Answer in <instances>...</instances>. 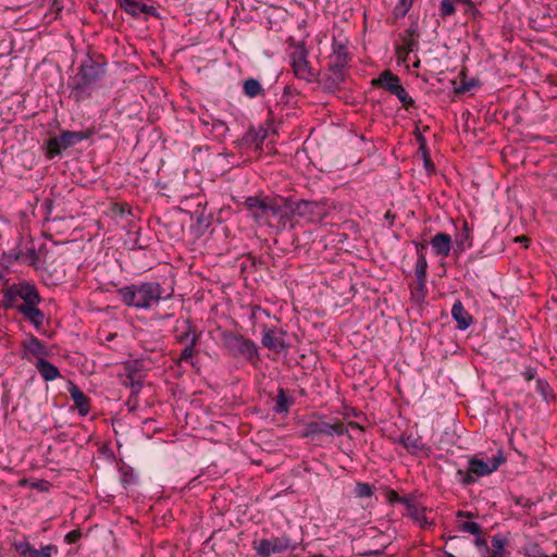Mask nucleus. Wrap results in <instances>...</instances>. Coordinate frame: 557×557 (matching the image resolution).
I'll return each mask as SVG.
<instances>
[{"mask_svg":"<svg viewBox=\"0 0 557 557\" xmlns=\"http://www.w3.org/2000/svg\"><path fill=\"white\" fill-rule=\"evenodd\" d=\"M128 380L129 382L125 381L124 384L131 387L133 394H138L143 387L140 376L129 377Z\"/></svg>","mask_w":557,"mask_h":557,"instance_id":"nucleus-55","label":"nucleus"},{"mask_svg":"<svg viewBox=\"0 0 557 557\" xmlns=\"http://www.w3.org/2000/svg\"><path fill=\"white\" fill-rule=\"evenodd\" d=\"M199 339V335L194 334L191 336V339L189 344L182 350V354L180 356V359L183 361H188L194 356V347L197 345V342Z\"/></svg>","mask_w":557,"mask_h":557,"instance_id":"nucleus-48","label":"nucleus"},{"mask_svg":"<svg viewBox=\"0 0 557 557\" xmlns=\"http://www.w3.org/2000/svg\"><path fill=\"white\" fill-rule=\"evenodd\" d=\"M419 22L418 18H414L410 22L405 32L399 35L403 45L396 47V54L398 58H401L403 55L406 57L410 52L419 49Z\"/></svg>","mask_w":557,"mask_h":557,"instance_id":"nucleus-12","label":"nucleus"},{"mask_svg":"<svg viewBox=\"0 0 557 557\" xmlns=\"http://www.w3.org/2000/svg\"><path fill=\"white\" fill-rule=\"evenodd\" d=\"M67 391L72 400L74 401L75 407L78 410L79 416H87L90 411V399L72 381L69 382Z\"/></svg>","mask_w":557,"mask_h":557,"instance_id":"nucleus-19","label":"nucleus"},{"mask_svg":"<svg viewBox=\"0 0 557 557\" xmlns=\"http://www.w3.org/2000/svg\"><path fill=\"white\" fill-rule=\"evenodd\" d=\"M107 59L101 53H87L78 66L77 73L71 78L67 86L70 97L75 102H82L91 97L96 86L107 74Z\"/></svg>","mask_w":557,"mask_h":557,"instance_id":"nucleus-2","label":"nucleus"},{"mask_svg":"<svg viewBox=\"0 0 557 557\" xmlns=\"http://www.w3.org/2000/svg\"><path fill=\"white\" fill-rule=\"evenodd\" d=\"M297 218L307 222H319L327 214L326 203L323 201L298 199L295 205Z\"/></svg>","mask_w":557,"mask_h":557,"instance_id":"nucleus-10","label":"nucleus"},{"mask_svg":"<svg viewBox=\"0 0 557 557\" xmlns=\"http://www.w3.org/2000/svg\"><path fill=\"white\" fill-rule=\"evenodd\" d=\"M429 244H419L417 245V252L419 255L417 263H416V278H425L428 262L424 257V250L428 248Z\"/></svg>","mask_w":557,"mask_h":557,"instance_id":"nucleus-35","label":"nucleus"},{"mask_svg":"<svg viewBox=\"0 0 557 557\" xmlns=\"http://www.w3.org/2000/svg\"><path fill=\"white\" fill-rule=\"evenodd\" d=\"M111 209L115 214L121 216L126 213H131V208L126 203L114 202Z\"/></svg>","mask_w":557,"mask_h":557,"instance_id":"nucleus-57","label":"nucleus"},{"mask_svg":"<svg viewBox=\"0 0 557 557\" xmlns=\"http://www.w3.org/2000/svg\"><path fill=\"white\" fill-rule=\"evenodd\" d=\"M360 275L357 272L356 265L348 263L343 267V269L338 272L339 278H354V276Z\"/></svg>","mask_w":557,"mask_h":557,"instance_id":"nucleus-50","label":"nucleus"},{"mask_svg":"<svg viewBox=\"0 0 557 557\" xmlns=\"http://www.w3.org/2000/svg\"><path fill=\"white\" fill-rule=\"evenodd\" d=\"M280 336L276 335L275 329H270L267 325H263V334L261 343L262 345L275 352H283L288 348V344L285 343L283 335L285 334L283 331H280Z\"/></svg>","mask_w":557,"mask_h":557,"instance_id":"nucleus-17","label":"nucleus"},{"mask_svg":"<svg viewBox=\"0 0 557 557\" xmlns=\"http://www.w3.org/2000/svg\"><path fill=\"white\" fill-rule=\"evenodd\" d=\"M27 299L26 304H21L17 307V312L23 314L24 319L28 321L37 332L48 335L45 331H42L44 327V321L46 319L45 313L38 308V305L41 302V297L38 293V290H30L26 294Z\"/></svg>","mask_w":557,"mask_h":557,"instance_id":"nucleus-9","label":"nucleus"},{"mask_svg":"<svg viewBox=\"0 0 557 557\" xmlns=\"http://www.w3.org/2000/svg\"><path fill=\"white\" fill-rule=\"evenodd\" d=\"M375 492V486L367 482H357L355 485L354 494L358 498L372 497Z\"/></svg>","mask_w":557,"mask_h":557,"instance_id":"nucleus-39","label":"nucleus"},{"mask_svg":"<svg viewBox=\"0 0 557 557\" xmlns=\"http://www.w3.org/2000/svg\"><path fill=\"white\" fill-rule=\"evenodd\" d=\"M522 375L527 381H532L536 376V368H525L524 371L522 372Z\"/></svg>","mask_w":557,"mask_h":557,"instance_id":"nucleus-64","label":"nucleus"},{"mask_svg":"<svg viewBox=\"0 0 557 557\" xmlns=\"http://www.w3.org/2000/svg\"><path fill=\"white\" fill-rule=\"evenodd\" d=\"M22 349L21 356L27 360H29V356L39 360V358L46 359L50 355L48 346L33 334H29L28 338L22 342Z\"/></svg>","mask_w":557,"mask_h":557,"instance_id":"nucleus-16","label":"nucleus"},{"mask_svg":"<svg viewBox=\"0 0 557 557\" xmlns=\"http://www.w3.org/2000/svg\"><path fill=\"white\" fill-rule=\"evenodd\" d=\"M508 544V540L500 534L492 537L493 553L492 557H504V548Z\"/></svg>","mask_w":557,"mask_h":557,"instance_id":"nucleus-40","label":"nucleus"},{"mask_svg":"<svg viewBox=\"0 0 557 557\" xmlns=\"http://www.w3.org/2000/svg\"><path fill=\"white\" fill-rule=\"evenodd\" d=\"M138 361H127L125 363L126 377H137L139 376V369L137 367Z\"/></svg>","mask_w":557,"mask_h":557,"instance_id":"nucleus-52","label":"nucleus"},{"mask_svg":"<svg viewBox=\"0 0 557 557\" xmlns=\"http://www.w3.org/2000/svg\"><path fill=\"white\" fill-rule=\"evenodd\" d=\"M409 288L411 302L420 308H423V306L426 304L425 297L428 294L425 281H413V283L409 285Z\"/></svg>","mask_w":557,"mask_h":557,"instance_id":"nucleus-30","label":"nucleus"},{"mask_svg":"<svg viewBox=\"0 0 557 557\" xmlns=\"http://www.w3.org/2000/svg\"><path fill=\"white\" fill-rule=\"evenodd\" d=\"M243 91L249 98H256L257 96H263L264 89L260 82L256 78H247L243 83Z\"/></svg>","mask_w":557,"mask_h":557,"instance_id":"nucleus-36","label":"nucleus"},{"mask_svg":"<svg viewBox=\"0 0 557 557\" xmlns=\"http://www.w3.org/2000/svg\"><path fill=\"white\" fill-rule=\"evenodd\" d=\"M140 13H145V14L153 16V17H159V13H158L157 9L153 5H147L145 3H141V5L139 8V14Z\"/></svg>","mask_w":557,"mask_h":557,"instance_id":"nucleus-62","label":"nucleus"},{"mask_svg":"<svg viewBox=\"0 0 557 557\" xmlns=\"http://www.w3.org/2000/svg\"><path fill=\"white\" fill-rule=\"evenodd\" d=\"M471 232L472 228L469 226V223L462 220V226L455 235V240L453 242L455 252H462L466 248L472 246Z\"/></svg>","mask_w":557,"mask_h":557,"instance_id":"nucleus-23","label":"nucleus"},{"mask_svg":"<svg viewBox=\"0 0 557 557\" xmlns=\"http://www.w3.org/2000/svg\"><path fill=\"white\" fill-rule=\"evenodd\" d=\"M212 120V132L214 136L222 139L228 133L230 128L224 120L218 117H211Z\"/></svg>","mask_w":557,"mask_h":557,"instance_id":"nucleus-42","label":"nucleus"},{"mask_svg":"<svg viewBox=\"0 0 557 557\" xmlns=\"http://www.w3.org/2000/svg\"><path fill=\"white\" fill-rule=\"evenodd\" d=\"M12 545L20 557H41L40 549L35 548L26 536L21 541L15 540Z\"/></svg>","mask_w":557,"mask_h":557,"instance_id":"nucleus-31","label":"nucleus"},{"mask_svg":"<svg viewBox=\"0 0 557 557\" xmlns=\"http://www.w3.org/2000/svg\"><path fill=\"white\" fill-rule=\"evenodd\" d=\"M95 135V128L90 127L85 131H62L59 136L50 137L46 140V157L51 160L60 156L64 150L76 144L89 139Z\"/></svg>","mask_w":557,"mask_h":557,"instance_id":"nucleus-5","label":"nucleus"},{"mask_svg":"<svg viewBox=\"0 0 557 557\" xmlns=\"http://www.w3.org/2000/svg\"><path fill=\"white\" fill-rule=\"evenodd\" d=\"M296 199L293 198H283V220L281 222V231L283 230H294L295 222L293 219L296 218Z\"/></svg>","mask_w":557,"mask_h":557,"instance_id":"nucleus-27","label":"nucleus"},{"mask_svg":"<svg viewBox=\"0 0 557 557\" xmlns=\"http://www.w3.org/2000/svg\"><path fill=\"white\" fill-rule=\"evenodd\" d=\"M58 546L53 544L42 545L40 547L41 557H52V555L58 554Z\"/></svg>","mask_w":557,"mask_h":557,"instance_id":"nucleus-56","label":"nucleus"},{"mask_svg":"<svg viewBox=\"0 0 557 557\" xmlns=\"http://www.w3.org/2000/svg\"><path fill=\"white\" fill-rule=\"evenodd\" d=\"M491 268L490 260L486 257H479L468 261L466 265V274L465 276H480L485 275L486 270Z\"/></svg>","mask_w":557,"mask_h":557,"instance_id":"nucleus-29","label":"nucleus"},{"mask_svg":"<svg viewBox=\"0 0 557 557\" xmlns=\"http://www.w3.org/2000/svg\"><path fill=\"white\" fill-rule=\"evenodd\" d=\"M120 7L129 15L137 17L139 16L140 2L136 0H117Z\"/></svg>","mask_w":557,"mask_h":557,"instance_id":"nucleus-43","label":"nucleus"},{"mask_svg":"<svg viewBox=\"0 0 557 557\" xmlns=\"http://www.w3.org/2000/svg\"><path fill=\"white\" fill-rule=\"evenodd\" d=\"M333 55L334 61L331 64H334L335 67H348V62L351 60L352 55L349 53L347 46L338 40H334L333 45Z\"/></svg>","mask_w":557,"mask_h":557,"instance_id":"nucleus-24","label":"nucleus"},{"mask_svg":"<svg viewBox=\"0 0 557 557\" xmlns=\"http://www.w3.org/2000/svg\"><path fill=\"white\" fill-rule=\"evenodd\" d=\"M458 529L461 532L469 533L472 535L482 534V527L478 522L463 521L458 523Z\"/></svg>","mask_w":557,"mask_h":557,"instance_id":"nucleus-45","label":"nucleus"},{"mask_svg":"<svg viewBox=\"0 0 557 557\" xmlns=\"http://www.w3.org/2000/svg\"><path fill=\"white\" fill-rule=\"evenodd\" d=\"M459 77H460V85L455 88L456 94H466V92L470 91L471 89L481 86V82L479 78H470V79L467 78L466 70L460 71Z\"/></svg>","mask_w":557,"mask_h":557,"instance_id":"nucleus-38","label":"nucleus"},{"mask_svg":"<svg viewBox=\"0 0 557 557\" xmlns=\"http://www.w3.org/2000/svg\"><path fill=\"white\" fill-rule=\"evenodd\" d=\"M235 268H238L240 274H255L263 277V271L267 270L261 261H257L250 256H243L236 260Z\"/></svg>","mask_w":557,"mask_h":557,"instance_id":"nucleus-20","label":"nucleus"},{"mask_svg":"<svg viewBox=\"0 0 557 557\" xmlns=\"http://www.w3.org/2000/svg\"><path fill=\"white\" fill-rule=\"evenodd\" d=\"M414 0H399L392 12L391 24H396L398 20L404 18L412 8Z\"/></svg>","mask_w":557,"mask_h":557,"instance_id":"nucleus-34","label":"nucleus"},{"mask_svg":"<svg viewBox=\"0 0 557 557\" xmlns=\"http://www.w3.org/2000/svg\"><path fill=\"white\" fill-rule=\"evenodd\" d=\"M268 136V131L263 126H259L256 128L255 126H249L246 134L237 140V145L239 147H250L252 145L260 146Z\"/></svg>","mask_w":557,"mask_h":557,"instance_id":"nucleus-22","label":"nucleus"},{"mask_svg":"<svg viewBox=\"0 0 557 557\" xmlns=\"http://www.w3.org/2000/svg\"><path fill=\"white\" fill-rule=\"evenodd\" d=\"M451 317L457 322V327L460 331L467 330L473 322V318L469 314L460 300H456L451 308Z\"/></svg>","mask_w":557,"mask_h":557,"instance_id":"nucleus-25","label":"nucleus"},{"mask_svg":"<svg viewBox=\"0 0 557 557\" xmlns=\"http://www.w3.org/2000/svg\"><path fill=\"white\" fill-rule=\"evenodd\" d=\"M117 292L125 306L150 309L161 300L170 299L174 293V287L172 285L168 288L162 287L158 281H141L140 284L121 287Z\"/></svg>","mask_w":557,"mask_h":557,"instance_id":"nucleus-3","label":"nucleus"},{"mask_svg":"<svg viewBox=\"0 0 557 557\" xmlns=\"http://www.w3.org/2000/svg\"><path fill=\"white\" fill-rule=\"evenodd\" d=\"M440 16L446 18L456 13V7L451 0H442L438 8Z\"/></svg>","mask_w":557,"mask_h":557,"instance_id":"nucleus-47","label":"nucleus"},{"mask_svg":"<svg viewBox=\"0 0 557 557\" xmlns=\"http://www.w3.org/2000/svg\"><path fill=\"white\" fill-rule=\"evenodd\" d=\"M81 537H82V532H81V530L76 529V530L70 531L65 535L64 541L67 544H74V543L78 542L81 540Z\"/></svg>","mask_w":557,"mask_h":557,"instance_id":"nucleus-60","label":"nucleus"},{"mask_svg":"<svg viewBox=\"0 0 557 557\" xmlns=\"http://www.w3.org/2000/svg\"><path fill=\"white\" fill-rule=\"evenodd\" d=\"M308 51L304 45L299 46L297 50L292 54V65L294 73L297 77L310 81V77L314 76L313 70L307 60Z\"/></svg>","mask_w":557,"mask_h":557,"instance_id":"nucleus-14","label":"nucleus"},{"mask_svg":"<svg viewBox=\"0 0 557 557\" xmlns=\"http://www.w3.org/2000/svg\"><path fill=\"white\" fill-rule=\"evenodd\" d=\"M524 555L525 557H542L543 555H546L542 552V548L539 544L534 543L530 545L529 547L524 548Z\"/></svg>","mask_w":557,"mask_h":557,"instance_id":"nucleus-53","label":"nucleus"},{"mask_svg":"<svg viewBox=\"0 0 557 557\" xmlns=\"http://www.w3.org/2000/svg\"><path fill=\"white\" fill-rule=\"evenodd\" d=\"M35 367L46 382L53 381L61 376L59 369L47 359L39 358V360L35 362Z\"/></svg>","mask_w":557,"mask_h":557,"instance_id":"nucleus-28","label":"nucleus"},{"mask_svg":"<svg viewBox=\"0 0 557 557\" xmlns=\"http://www.w3.org/2000/svg\"><path fill=\"white\" fill-rule=\"evenodd\" d=\"M430 245L437 257H447L450 250L454 249L451 236L446 233H437L430 240Z\"/></svg>","mask_w":557,"mask_h":557,"instance_id":"nucleus-21","label":"nucleus"},{"mask_svg":"<svg viewBox=\"0 0 557 557\" xmlns=\"http://www.w3.org/2000/svg\"><path fill=\"white\" fill-rule=\"evenodd\" d=\"M474 545L485 553H488L490 547L487 545V540L482 536V534L474 535Z\"/></svg>","mask_w":557,"mask_h":557,"instance_id":"nucleus-58","label":"nucleus"},{"mask_svg":"<svg viewBox=\"0 0 557 557\" xmlns=\"http://www.w3.org/2000/svg\"><path fill=\"white\" fill-rule=\"evenodd\" d=\"M119 472L121 474L120 482L124 488H128L132 485L137 484L138 479L137 474L134 472L133 468L128 465H123L119 468Z\"/></svg>","mask_w":557,"mask_h":557,"instance_id":"nucleus-37","label":"nucleus"},{"mask_svg":"<svg viewBox=\"0 0 557 557\" xmlns=\"http://www.w3.org/2000/svg\"><path fill=\"white\" fill-rule=\"evenodd\" d=\"M505 461H506V458H505L503 451L498 450L497 455L493 456V458L488 462L492 472L496 471L499 468V466L502 463H504Z\"/></svg>","mask_w":557,"mask_h":557,"instance_id":"nucleus-54","label":"nucleus"},{"mask_svg":"<svg viewBox=\"0 0 557 557\" xmlns=\"http://www.w3.org/2000/svg\"><path fill=\"white\" fill-rule=\"evenodd\" d=\"M348 433V428L338 418L326 419L319 414L315 420L304 424L300 436L302 438L321 440L323 437L342 436Z\"/></svg>","mask_w":557,"mask_h":557,"instance_id":"nucleus-4","label":"nucleus"},{"mask_svg":"<svg viewBox=\"0 0 557 557\" xmlns=\"http://www.w3.org/2000/svg\"><path fill=\"white\" fill-rule=\"evenodd\" d=\"M268 205L269 201L259 196H250L245 200V206L250 211L252 218L259 223L268 220Z\"/></svg>","mask_w":557,"mask_h":557,"instance_id":"nucleus-18","label":"nucleus"},{"mask_svg":"<svg viewBox=\"0 0 557 557\" xmlns=\"http://www.w3.org/2000/svg\"><path fill=\"white\" fill-rule=\"evenodd\" d=\"M223 343L228 352L234 357H244L249 362L259 360L257 345L240 334L225 332L223 334Z\"/></svg>","mask_w":557,"mask_h":557,"instance_id":"nucleus-7","label":"nucleus"},{"mask_svg":"<svg viewBox=\"0 0 557 557\" xmlns=\"http://www.w3.org/2000/svg\"><path fill=\"white\" fill-rule=\"evenodd\" d=\"M465 14L471 15L473 18H479L482 16V13L476 9L472 0L466 3Z\"/></svg>","mask_w":557,"mask_h":557,"instance_id":"nucleus-59","label":"nucleus"},{"mask_svg":"<svg viewBox=\"0 0 557 557\" xmlns=\"http://www.w3.org/2000/svg\"><path fill=\"white\" fill-rule=\"evenodd\" d=\"M395 443L401 445L412 456L419 454L428 456L431 453L430 446L423 442L422 437L420 435H413L412 433L400 434Z\"/></svg>","mask_w":557,"mask_h":557,"instance_id":"nucleus-15","label":"nucleus"},{"mask_svg":"<svg viewBox=\"0 0 557 557\" xmlns=\"http://www.w3.org/2000/svg\"><path fill=\"white\" fill-rule=\"evenodd\" d=\"M392 95H395L407 110L416 106V101L409 96L407 90L401 85H399L397 88H394V92Z\"/></svg>","mask_w":557,"mask_h":557,"instance_id":"nucleus-41","label":"nucleus"},{"mask_svg":"<svg viewBox=\"0 0 557 557\" xmlns=\"http://www.w3.org/2000/svg\"><path fill=\"white\" fill-rule=\"evenodd\" d=\"M300 541L292 539L286 533L273 539H261L253 541L252 547L259 557H270L272 554H281L286 550H296Z\"/></svg>","mask_w":557,"mask_h":557,"instance_id":"nucleus-8","label":"nucleus"},{"mask_svg":"<svg viewBox=\"0 0 557 557\" xmlns=\"http://www.w3.org/2000/svg\"><path fill=\"white\" fill-rule=\"evenodd\" d=\"M493 295H494V297L504 298V299H510V298H515L518 296L516 290H512V292L506 290L503 285L498 288V294L493 293Z\"/></svg>","mask_w":557,"mask_h":557,"instance_id":"nucleus-61","label":"nucleus"},{"mask_svg":"<svg viewBox=\"0 0 557 557\" xmlns=\"http://www.w3.org/2000/svg\"><path fill=\"white\" fill-rule=\"evenodd\" d=\"M491 473L492 470L488 462L484 461L483 459L472 457L469 459L468 470L465 471L462 469H458L456 475L463 486H469L475 483L476 479L474 475L484 476Z\"/></svg>","mask_w":557,"mask_h":557,"instance_id":"nucleus-11","label":"nucleus"},{"mask_svg":"<svg viewBox=\"0 0 557 557\" xmlns=\"http://www.w3.org/2000/svg\"><path fill=\"white\" fill-rule=\"evenodd\" d=\"M399 504H404L408 512L417 507L410 496H401Z\"/></svg>","mask_w":557,"mask_h":557,"instance_id":"nucleus-63","label":"nucleus"},{"mask_svg":"<svg viewBox=\"0 0 557 557\" xmlns=\"http://www.w3.org/2000/svg\"><path fill=\"white\" fill-rule=\"evenodd\" d=\"M276 221L277 231H281V222L283 220V198L277 200H271L268 205V220L265 222Z\"/></svg>","mask_w":557,"mask_h":557,"instance_id":"nucleus-33","label":"nucleus"},{"mask_svg":"<svg viewBox=\"0 0 557 557\" xmlns=\"http://www.w3.org/2000/svg\"><path fill=\"white\" fill-rule=\"evenodd\" d=\"M1 265L4 271H0V278L4 275L17 272V267H33L40 275L60 276L64 275V262L62 256L54 257L52 253L46 252L41 258L32 246L23 251L14 248L3 253Z\"/></svg>","mask_w":557,"mask_h":557,"instance_id":"nucleus-1","label":"nucleus"},{"mask_svg":"<svg viewBox=\"0 0 557 557\" xmlns=\"http://www.w3.org/2000/svg\"><path fill=\"white\" fill-rule=\"evenodd\" d=\"M322 284L326 288L324 293L332 296L336 306H345L360 289H366L364 281H323Z\"/></svg>","mask_w":557,"mask_h":557,"instance_id":"nucleus-6","label":"nucleus"},{"mask_svg":"<svg viewBox=\"0 0 557 557\" xmlns=\"http://www.w3.org/2000/svg\"><path fill=\"white\" fill-rule=\"evenodd\" d=\"M185 330L182 332L181 335L177 336V341L180 343L190 342L191 335L196 334L194 330V325L189 320L184 321Z\"/></svg>","mask_w":557,"mask_h":557,"instance_id":"nucleus-49","label":"nucleus"},{"mask_svg":"<svg viewBox=\"0 0 557 557\" xmlns=\"http://www.w3.org/2000/svg\"><path fill=\"white\" fill-rule=\"evenodd\" d=\"M426 508L423 507L419 509L416 507L414 509L410 510L408 512V516L412 518L414 521H417L421 528L425 529L431 525V522H429L428 518L424 516Z\"/></svg>","mask_w":557,"mask_h":557,"instance_id":"nucleus-44","label":"nucleus"},{"mask_svg":"<svg viewBox=\"0 0 557 557\" xmlns=\"http://www.w3.org/2000/svg\"><path fill=\"white\" fill-rule=\"evenodd\" d=\"M372 85L375 87L384 88L391 94L394 92V88H397L400 84V79L397 75L393 74L389 70L383 71L377 78L372 81Z\"/></svg>","mask_w":557,"mask_h":557,"instance_id":"nucleus-26","label":"nucleus"},{"mask_svg":"<svg viewBox=\"0 0 557 557\" xmlns=\"http://www.w3.org/2000/svg\"><path fill=\"white\" fill-rule=\"evenodd\" d=\"M422 153V158H423V164H424V168L426 171L429 172H434L435 171V165L431 159V156H430V151H429V148L425 147L424 149H419Z\"/></svg>","mask_w":557,"mask_h":557,"instance_id":"nucleus-51","label":"nucleus"},{"mask_svg":"<svg viewBox=\"0 0 557 557\" xmlns=\"http://www.w3.org/2000/svg\"><path fill=\"white\" fill-rule=\"evenodd\" d=\"M294 404V398L286 395L284 388H278L277 396L275 398V405L273 411L277 414H286L289 411V407Z\"/></svg>","mask_w":557,"mask_h":557,"instance_id":"nucleus-32","label":"nucleus"},{"mask_svg":"<svg viewBox=\"0 0 557 557\" xmlns=\"http://www.w3.org/2000/svg\"><path fill=\"white\" fill-rule=\"evenodd\" d=\"M536 392L543 397L544 400L548 401L553 397L552 388L546 380H536Z\"/></svg>","mask_w":557,"mask_h":557,"instance_id":"nucleus-46","label":"nucleus"},{"mask_svg":"<svg viewBox=\"0 0 557 557\" xmlns=\"http://www.w3.org/2000/svg\"><path fill=\"white\" fill-rule=\"evenodd\" d=\"M345 67H335L329 64L327 71L318 79L323 90L334 94L341 89L342 84L346 79Z\"/></svg>","mask_w":557,"mask_h":557,"instance_id":"nucleus-13","label":"nucleus"}]
</instances>
